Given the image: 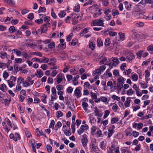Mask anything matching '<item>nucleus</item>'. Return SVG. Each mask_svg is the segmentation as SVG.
Listing matches in <instances>:
<instances>
[{"mask_svg": "<svg viewBox=\"0 0 153 153\" xmlns=\"http://www.w3.org/2000/svg\"><path fill=\"white\" fill-rule=\"evenodd\" d=\"M104 19L102 18H100L99 19H96L93 20L91 23L92 26H99L104 27Z\"/></svg>", "mask_w": 153, "mask_h": 153, "instance_id": "f257e3e1", "label": "nucleus"}, {"mask_svg": "<svg viewBox=\"0 0 153 153\" xmlns=\"http://www.w3.org/2000/svg\"><path fill=\"white\" fill-rule=\"evenodd\" d=\"M90 28H85L83 29L81 31V32L80 33V35H82V34H85L87 33L88 32V30Z\"/></svg>", "mask_w": 153, "mask_h": 153, "instance_id": "473e14b6", "label": "nucleus"}, {"mask_svg": "<svg viewBox=\"0 0 153 153\" xmlns=\"http://www.w3.org/2000/svg\"><path fill=\"white\" fill-rule=\"evenodd\" d=\"M130 97H127L126 98V100L124 103L125 106L126 108L129 107L130 105Z\"/></svg>", "mask_w": 153, "mask_h": 153, "instance_id": "2eb2a0df", "label": "nucleus"}, {"mask_svg": "<svg viewBox=\"0 0 153 153\" xmlns=\"http://www.w3.org/2000/svg\"><path fill=\"white\" fill-rule=\"evenodd\" d=\"M132 129L131 128H128L125 131V132L126 134V136H130L131 134Z\"/></svg>", "mask_w": 153, "mask_h": 153, "instance_id": "a211bd4d", "label": "nucleus"}, {"mask_svg": "<svg viewBox=\"0 0 153 153\" xmlns=\"http://www.w3.org/2000/svg\"><path fill=\"white\" fill-rule=\"evenodd\" d=\"M13 51H14L15 53L16 54L17 56H21V53L19 50L17 49H14Z\"/></svg>", "mask_w": 153, "mask_h": 153, "instance_id": "bf43d9fd", "label": "nucleus"}, {"mask_svg": "<svg viewBox=\"0 0 153 153\" xmlns=\"http://www.w3.org/2000/svg\"><path fill=\"white\" fill-rule=\"evenodd\" d=\"M134 93V91L132 89L128 90L127 92V94L128 95H130Z\"/></svg>", "mask_w": 153, "mask_h": 153, "instance_id": "69168bd1", "label": "nucleus"}, {"mask_svg": "<svg viewBox=\"0 0 153 153\" xmlns=\"http://www.w3.org/2000/svg\"><path fill=\"white\" fill-rule=\"evenodd\" d=\"M89 8L91 10H94L97 13L100 14V15L101 14V10L99 9V8L97 7H94V6H92L89 7Z\"/></svg>", "mask_w": 153, "mask_h": 153, "instance_id": "9d476101", "label": "nucleus"}, {"mask_svg": "<svg viewBox=\"0 0 153 153\" xmlns=\"http://www.w3.org/2000/svg\"><path fill=\"white\" fill-rule=\"evenodd\" d=\"M117 142L116 141L113 142L111 146L110 147L107 149L108 153H114V151L115 146L117 145Z\"/></svg>", "mask_w": 153, "mask_h": 153, "instance_id": "39448f33", "label": "nucleus"}, {"mask_svg": "<svg viewBox=\"0 0 153 153\" xmlns=\"http://www.w3.org/2000/svg\"><path fill=\"white\" fill-rule=\"evenodd\" d=\"M66 47V44L65 43H61L58 45V48H61L62 49L65 48Z\"/></svg>", "mask_w": 153, "mask_h": 153, "instance_id": "3c124183", "label": "nucleus"}, {"mask_svg": "<svg viewBox=\"0 0 153 153\" xmlns=\"http://www.w3.org/2000/svg\"><path fill=\"white\" fill-rule=\"evenodd\" d=\"M112 62H111V63H112V65H113L114 66H116L119 62L118 59L117 58L113 59L112 60Z\"/></svg>", "mask_w": 153, "mask_h": 153, "instance_id": "4be33fe9", "label": "nucleus"}, {"mask_svg": "<svg viewBox=\"0 0 153 153\" xmlns=\"http://www.w3.org/2000/svg\"><path fill=\"white\" fill-rule=\"evenodd\" d=\"M111 12V9L110 8L109 9H106L105 10V11L104 12V13L105 14V15H111L110 14H109Z\"/></svg>", "mask_w": 153, "mask_h": 153, "instance_id": "4c0bfd02", "label": "nucleus"}, {"mask_svg": "<svg viewBox=\"0 0 153 153\" xmlns=\"http://www.w3.org/2000/svg\"><path fill=\"white\" fill-rule=\"evenodd\" d=\"M89 48L91 49V50H93L95 48V44H93V43L92 42H90L89 44Z\"/></svg>", "mask_w": 153, "mask_h": 153, "instance_id": "680f3d73", "label": "nucleus"}, {"mask_svg": "<svg viewBox=\"0 0 153 153\" xmlns=\"http://www.w3.org/2000/svg\"><path fill=\"white\" fill-rule=\"evenodd\" d=\"M110 111L108 110H105V111L104 114L103 116L104 119L106 118L110 114Z\"/></svg>", "mask_w": 153, "mask_h": 153, "instance_id": "13d9d810", "label": "nucleus"}, {"mask_svg": "<svg viewBox=\"0 0 153 153\" xmlns=\"http://www.w3.org/2000/svg\"><path fill=\"white\" fill-rule=\"evenodd\" d=\"M82 106L84 110L86 111L88 110L87 107L88 106V104L87 103L85 102H82Z\"/></svg>", "mask_w": 153, "mask_h": 153, "instance_id": "cd10ccee", "label": "nucleus"}, {"mask_svg": "<svg viewBox=\"0 0 153 153\" xmlns=\"http://www.w3.org/2000/svg\"><path fill=\"white\" fill-rule=\"evenodd\" d=\"M62 125V123L59 121L55 125V128H56V130H57L59 128L61 127Z\"/></svg>", "mask_w": 153, "mask_h": 153, "instance_id": "8fccbe9b", "label": "nucleus"}, {"mask_svg": "<svg viewBox=\"0 0 153 153\" xmlns=\"http://www.w3.org/2000/svg\"><path fill=\"white\" fill-rule=\"evenodd\" d=\"M101 100L103 102H106L108 100L107 98L105 97L102 96L100 97Z\"/></svg>", "mask_w": 153, "mask_h": 153, "instance_id": "338daca9", "label": "nucleus"}, {"mask_svg": "<svg viewBox=\"0 0 153 153\" xmlns=\"http://www.w3.org/2000/svg\"><path fill=\"white\" fill-rule=\"evenodd\" d=\"M84 86V87H85L87 88H88L89 89H91L92 88V86L90 85L89 83L88 82H85Z\"/></svg>", "mask_w": 153, "mask_h": 153, "instance_id": "79ce46f5", "label": "nucleus"}, {"mask_svg": "<svg viewBox=\"0 0 153 153\" xmlns=\"http://www.w3.org/2000/svg\"><path fill=\"white\" fill-rule=\"evenodd\" d=\"M35 75L37 76L38 78H40L43 76V73L41 70H37L35 73Z\"/></svg>", "mask_w": 153, "mask_h": 153, "instance_id": "ddd939ff", "label": "nucleus"}, {"mask_svg": "<svg viewBox=\"0 0 153 153\" xmlns=\"http://www.w3.org/2000/svg\"><path fill=\"white\" fill-rule=\"evenodd\" d=\"M95 143L92 142L91 143V150L97 153H99L100 150L99 148L96 146H95Z\"/></svg>", "mask_w": 153, "mask_h": 153, "instance_id": "6e6552de", "label": "nucleus"}, {"mask_svg": "<svg viewBox=\"0 0 153 153\" xmlns=\"http://www.w3.org/2000/svg\"><path fill=\"white\" fill-rule=\"evenodd\" d=\"M56 88L58 91H61L64 89V86L62 85H57Z\"/></svg>", "mask_w": 153, "mask_h": 153, "instance_id": "4d7b16f0", "label": "nucleus"}, {"mask_svg": "<svg viewBox=\"0 0 153 153\" xmlns=\"http://www.w3.org/2000/svg\"><path fill=\"white\" fill-rule=\"evenodd\" d=\"M87 137V135L85 134L83 135L82 139L81 141L82 145L84 147H85L86 146L87 143L88 142Z\"/></svg>", "mask_w": 153, "mask_h": 153, "instance_id": "0eeeda50", "label": "nucleus"}, {"mask_svg": "<svg viewBox=\"0 0 153 153\" xmlns=\"http://www.w3.org/2000/svg\"><path fill=\"white\" fill-rule=\"evenodd\" d=\"M118 107L117 106V104L114 103L113 104V106L112 107V108L114 111L116 112L118 108Z\"/></svg>", "mask_w": 153, "mask_h": 153, "instance_id": "49530a36", "label": "nucleus"}, {"mask_svg": "<svg viewBox=\"0 0 153 153\" xmlns=\"http://www.w3.org/2000/svg\"><path fill=\"white\" fill-rule=\"evenodd\" d=\"M46 11V9L45 7H40L39 10L38 11V12L39 13L41 12H45Z\"/></svg>", "mask_w": 153, "mask_h": 153, "instance_id": "7c9ffc66", "label": "nucleus"}, {"mask_svg": "<svg viewBox=\"0 0 153 153\" xmlns=\"http://www.w3.org/2000/svg\"><path fill=\"white\" fill-rule=\"evenodd\" d=\"M46 148L48 152H52V147L50 145H47Z\"/></svg>", "mask_w": 153, "mask_h": 153, "instance_id": "0e129e2a", "label": "nucleus"}, {"mask_svg": "<svg viewBox=\"0 0 153 153\" xmlns=\"http://www.w3.org/2000/svg\"><path fill=\"white\" fill-rule=\"evenodd\" d=\"M63 115V113L60 111H58L56 113V117L57 118H59L62 117Z\"/></svg>", "mask_w": 153, "mask_h": 153, "instance_id": "5fc2aeb1", "label": "nucleus"}, {"mask_svg": "<svg viewBox=\"0 0 153 153\" xmlns=\"http://www.w3.org/2000/svg\"><path fill=\"white\" fill-rule=\"evenodd\" d=\"M152 3V1L151 0H142L140 1V3L138 4H142V5H144L146 4H151Z\"/></svg>", "mask_w": 153, "mask_h": 153, "instance_id": "dca6fc26", "label": "nucleus"}, {"mask_svg": "<svg viewBox=\"0 0 153 153\" xmlns=\"http://www.w3.org/2000/svg\"><path fill=\"white\" fill-rule=\"evenodd\" d=\"M117 86H116V85L112 86L111 88V91H114L116 89H117V90L119 91L122 90V89L123 87V84L122 83H119L117 82Z\"/></svg>", "mask_w": 153, "mask_h": 153, "instance_id": "f03ea898", "label": "nucleus"}, {"mask_svg": "<svg viewBox=\"0 0 153 153\" xmlns=\"http://www.w3.org/2000/svg\"><path fill=\"white\" fill-rule=\"evenodd\" d=\"M31 54V55H36L40 57H42V53L39 52H32Z\"/></svg>", "mask_w": 153, "mask_h": 153, "instance_id": "37998d69", "label": "nucleus"}, {"mask_svg": "<svg viewBox=\"0 0 153 153\" xmlns=\"http://www.w3.org/2000/svg\"><path fill=\"white\" fill-rule=\"evenodd\" d=\"M80 88H81L80 87L76 88L74 91V96H76L77 98H79L82 95L81 89Z\"/></svg>", "mask_w": 153, "mask_h": 153, "instance_id": "423d86ee", "label": "nucleus"}, {"mask_svg": "<svg viewBox=\"0 0 153 153\" xmlns=\"http://www.w3.org/2000/svg\"><path fill=\"white\" fill-rule=\"evenodd\" d=\"M26 81L30 83V85H32L34 82V80H32V79L30 77H27L26 79Z\"/></svg>", "mask_w": 153, "mask_h": 153, "instance_id": "c9c22d12", "label": "nucleus"}, {"mask_svg": "<svg viewBox=\"0 0 153 153\" xmlns=\"http://www.w3.org/2000/svg\"><path fill=\"white\" fill-rule=\"evenodd\" d=\"M126 56L127 61L128 62H131L132 60L135 58L134 55L133 53L130 52L126 53Z\"/></svg>", "mask_w": 153, "mask_h": 153, "instance_id": "20e7f679", "label": "nucleus"}, {"mask_svg": "<svg viewBox=\"0 0 153 153\" xmlns=\"http://www.w3.org/2000/svg\"><path fill=\"white\" fill-rule=\"evenodd\" d=\"M78 40L76 39H73L72 42L69 43V45H70L74 46L78 42Z\"/></svg>", "mask_w": 153, "mask_h": 153, "instance_id": "5701e85b", "label": "nucleus"}, {"mask_svg": "<svg viewBox=\"0 0 153 153\" xmlns=\"http://www.w3.org/2000/svg\"><path fill=\"white\" fill-rule=\"evenodd\" d=\"M66 15V13L64 11H62L59 13V16L60 17H63Z\"/></svg>", "mask_w": 153, "mask_h": 153, "instance_id": "c03bdc74", "label": "nucleus"}, {"mask_svg": "<svg viewBox=\"0 0 153 153\" xmlns=\"http://www.w3.org/2000/svg\"><path fill=\"white\" fill-rule=\"evenodd\" d=\"M119 121V119L117 117H114L112 118L111 120V123L114 124Z\"/></svg>", "mask_w": 153, "mask_h": 153, "instance_id": "09e8293b", "label": "nucleus"}, {"mask_svg": "<svg viewBox=\"0 0 153 153\" xmlns=\"http://www.w3.org/2000/svg\"><path fill=\"white\" fill-rule=\"evenodd\" d=\"M48 48H49L52 49L55 47V44L53 42L50 43L48 45Z\"/></svg>", "mask_w": 153, "mask_h": 153, "instance_id": "774afa93", "label": "nucleus"}, {"mask_svg": "<svg viewBox=\"0 0 153 153\" xmlns=\"http://www.w3.org/2000/svg\"><path fill=\"white\" fill-rule=\"evenodd\" d=\"M80 5L78 4H76L74 7L73 10L74 11L78 12L79 11Z\"/></svg>", "mask_w": 153, "mask_h": 153, "instance_id": "a878e982", "label": "nucleus"}, {"mask_svg": "<svg viewBox=\"0 0 153 153\" xmlns=\"http://www.w3.org/2000/svg\"><path fill=\"white\" fill-rule=\"evenodd\" d=\"M112 14L113 16H115L118 15L119 14V13L118 11L114 9H113L111 10Z\"/></svg>", "mask_w": 153, "mask_h": 153, "instance_id": "ea45409f", "label": "nucleus"}, {"mask_svg": "<svg viewBox=\"0 0 153 153\" xmlns=\"http://www.w3.org/2000/svg\"><path fill=\"white\" fill-rule=\"evenodd\" d=\"M110 39L109 38H107L105 39V45L106 46H109L110 45Z\"/></svg>", "mask_w": 153, "mask_h": 153, "instance_id": "a19ab883", "label": "nucleus"}, {"mask_svg": "<svg viewBox=\"0 0 153 153\" xmlns=\"http://www.w3.org/2000/svg\"><path fill=\"white\" fill-rule=\"evenodd\" d=\"M147 50L149 51V52L152 54L153 53V45H151L147 48Z\"/></svg>", "mask_w": 153, "mask_h": 153, "instance_id": "b1692460", "label": "nucleus"}, {"mask_svg": "<svg viewBox=\"0 0 153 153\" xmlns=\"http://www.w3.org/2000/svg\"><path fill=\"white\" fill-rule=\"evenodd\" d=\"M46 24H45L42 26L41 27V29L42 33H45L46 32L47 30V28L46 27Z\"/></svg>", "mask_w": 153, "mask_h": 153, "instance_id": "393cba45", "label": "nucleus"}, {"mask_svg": "<svg viewBox=\"0 0 153 153\" xmlns=\"http://www.w3.org/2000/svg\"><path fill=\"white\" fill-rule=\"evenodd\" d=\"M151 60V59H149L147 60L144 61L142 63V65L145 66L147 65L149 63Z\"/></svg>", "mask_w": 153, "mask_h": 153, "instance_id": "864d4df0", "label": "nucleus"}, {"mask_svg": "<svg viewBox=\"0 0 153 153\" xmlns=\"http://www.w3.org/2000/svg\"><path fill=\"white\" fill-rule=\"evenodd\" d=\"M101 1L102 5L105 7L107 6L109 4L108 0H101Z\"/></svg>", "mask_w": 153, "mask_h": 153, "instance_id": "bb28decb", "label": "nucleus"}, {"mask_svg": "<svg viewBox=\"0 0 153 153\" xmlns=\"http://www.w3.org/2000/svg\"><path fill=\"white\" fill-rule=\"evenodd\" d=\"M131 78L132 80L134 81H137L138 79V76L137 74H133L131 76Z\"/></svg>", "mask_w": 153, "mask_h": 153, "instance_id": "58836bf2", "label": "nucleus"}, {"mask_svg": "<svg viewBox=\"0 0 153 153\" xmlns=\"http://www.w3.org/2000/svg\"><path fill=\"white\" fill-rule=\"evenodd\" d=\"M97 44L98 46L100 47L103 45L102 42L101 41L100 38H98L97 40Z\"/></svg>", "mask_w": 153, "mask_h": 153, "instance_id": "e433bc0d", "label": "nucleus"}, {"mask_svg": "<svg viewBox=\"0 0 153 153\" xmlns=\"http://www.w3.org/2000/svg\"><path fill=\"white\" fill-rule=\"evenodd\" d=\"M131 71V69H128V70H125L123 72V74L125 75H128L130 74Z\"/></svg>", "mask_w": 153, "mask_h": 153, "instance_id": "603ef678", "label": "nucleus"}, {"mask_svg": "<svg viewBox=\"0 0 153 153\" xmlns=\"http://www.w3.org/2000/svg\"><path fill=\"white\" fill-rule=\"evenodd\" d=\"M58 72V71H57L56 70H53L50 74L51 76L52 77H54L56 75Z\"/></svg>", "mask_w": 153, "mask_h": 153, "instance_id": "c756f323", "label": "nucleus"}, {"mask_svg": "<svg viewBox=\"0 0 153 153\" xmlns=\"http://www.w3.org/2000/svg\"><path fill=\"white\" fill-rule=\"evenodd\" d=\"M20 84H21V82H19L18 83L16 86V90H14V92H16L18 91H19L21 90V86L20 85Z\"/></svg>", "mask_w": 153, "mask_h": 153, "instance_id": "f704fd0d", "label": "nucleus"}, {"mask_svg": "<svg viewBox=\"0 0 153 153\" xmlns=\"http://www.w3.org/2000/svg\"><path fill=\"white\" fill-rule=\"evenodd\" d=\"M3 101L2 102V103H4L5 106L8 105L10 102V99H2Z\"/></svg>", "mask_w": 153, "mask_h": 153, "instance_id": "412c9836", "label": "nucleus"}, {"mask_svg": "<svg viewBox=\"0 0 153 153\" xmlns=\"http://www.w3.org/2000/svg\"><path fill=\"white\" fill-rule=\"evenodd\" d=\"M132 135L134 137H136L139 135V133L136 131H133L132 132Z\"/></svg>", "mask_w": 153, "mask_h": 153, "instance_id": "6e6d98bb", "label": "nucleus"}, {"mask_svg": "<svg viewBox=\"0 0 153 153\" xmlns=\"http://www.w3.org/2000/svg\"><path fill=\"white\" fill-rule=\"evenodd\" d=\"M94 113L95 116L97 117H101L102 116V114L100 111L97 107L94 111Z\"/></svg>", "mask_w": 153, "mask_h": 153, "instance_id": "4468645a", "label": "nucleus"}, {"mask_svg": "<svg viewBox=\"0 0 153 153\" xmlns=\"http://www.w3.org/2000/svg\"><path fill=\"white\" fill-rule=\"evenodd\" d=\"M9 74L6 71L4 72L3 74V76L4 79H6L9 76Z\"/></svg>", "mask_w": 153, "mask_h": 153, "instance_id": "052dcab7", "label": "nucleus"}, {"mask_svg": "<svg viewBox=\"0 0 153 153\" xmlns=\"http://www.w3.org/2000/svg\"><path fill=\"white\" fill-rule=\"evenodd\" d=\"M141 11L140 8L138 7H134L133 9V13L134 14H136V16L137 14L139 16L141 13Z\"/></svg>", "mask_w": 153, "mask_h": 153, "instance_id": "1a4fd4ad", "label": "nucleus"}, {"mask_svg": "<svg viewBox=\"0 0 153 153\" xmlns=\"http://www.w3.org/2000/svg\"><path fill=\"white\" fill-rule=\"evenodd\" d=\"M51 92L53 96H56V91L55 88L54 87H53L51 88Z\"/></svg>", "mask_w": 153, "mask_h": 153, "instance_id": "de8ad7c7", "label": "nucleus"}, {"mask_svg": "<svg viewBox=\"0 0 153 153\" xmlns=\"http://www.w3.org/2000/svg\"><path fill=\"white\" fill-rule=\"evenodd\" d=\"M89 117V119L90 120V122L91 123H95L96 121V120L95 118L93 117L91 114H89L88 115Z\"/></svg>", "mask_w": 153, "mask_h": 153, "instance_id": "f8f14e48", "label": "nucleus"}, {"mask_svg": "<svg viewBox=\"0 0 153 153\" xmlns=\"http://www.w3.org/2000/svg\"><path fill=\"white\" fill-rule=\"evenodd\" d=\"M111 97L113 100H116L118 101H119L120 100V97H118L115 95H113Z\"/></svg>", "mask_w": 153, "mask_h": 153, "instance_id": "a18cd8bd", "label": "nucleus"}, {"mask_svg": "<svg viewBox=\"0 0 153 153\" xmlns=\"http://www.w3.org/2000/svg\"><path fill=\"white\" fill-rule=\"evenodd\" d=\"M9 30L11 33H13L16 31V29L14 26H10L9 29Z\"/></svg>", "mask_w": 153, "mask_h": 153, "instance_id": "e2e57ef3", "label": "nucleus"}, {"mask_svg": "<svg viewBox=\"0 0 153 153\" xmlns=\"http://www.w3.org/2000/svg\"><path fill=\"white\" fill-rule=\"evenodd\" d=\"M65 79L64 75L62 73L59 74L54 79L56 80L57 84L60 83L64 79Z\"/></svg>", "mask_w": 153, "mask_h": 153, "instance_id": "7ed1b4c3", "label": "nucleus"}, {"mask_svg": "<svg viewBox=\"0 0 153 153\" xmlns=\"http://www.w3.org/2000/svg\"><path fill=\"white\" fill-rule=\"evenodd\" d=\"M100 148L102 150H105L106 148V145L103 141L101 142L100 144Z\"/></svg>", "mask_w": 153, "mask_h": 153, "instance_id": "72a5a7b5", "label": "nucleus"}, {"mask_svg": "<svg viewBox=\"0 0 153 153\" xmlns=\"http://www.w3.org/2000/svg\"><path fill=\"white\" fill-rule=\"evenodd\" d=\"M7 86L6 85L3 83L0 85V89L3 92L5 91V89H7Z\"/></svg>", "mask_w": 153, "mask_h": 153, "instance_id": "c85d7f7f", "label": "nucleus"}, {"mask_svg": "<svg viewBox=\"0 0 153 153\" xmlns=\"http://www.w3.org/2000/svg\"><path fill=\"white\" fill-rule=\"evenodd\" d=\"M60 55L59 57L62 58L63 59H65L67 56V54L64 52H62L60 53Z\"/></svg>", "mask_w": 153, "mask_h": 153, "instance_id": "6ab92c4d", "label": "nucleus"}, {"mask_svg": "<svg viewBox=\"0 0 153 153\" xmlns=\"http://www.w3.org/2000/svg\"><path fill=\"white\" fill-rule=\"evenodd\" d=\"M0 57L2 59L7 58L8 59L10 57V56L7 55L5 52H3L0 53Z\"/></svg>", "mask_w": 153, "mask_h": 153, "instance_id": "9b49d317", "label": "nucleus"}, {"mask_svg": "<svg viewBox=\"0 0 153 153\" xmlns=\"http://www.w3.org/2000/svg\"><path fill=\"white\" fill-rule=\"evenodd\" d=\"M125 81L126 79L120 76H119L117 79V83H122L123 84L124 83V82Z\"/></svg>", "mask_w": 153, "mask_h": 153, "instance_id": "f3484780", "label": "nucleus"}, {"mask_svg": "<svg viewBox=\"0 0 153 153\" xmlns=\"http://www.w3.org/2000/svg\"><path fill=\"white\" fill-rule=\"evenodd\" d=\"M108 138H109L114 133V131L113 130V129L111 128L110 127H109V128H108Z\"/></svg>", "mask_w": 153, "mask_h": 153, "instance_id": "aec40b11", "label": "nucleus"}, {"mask_svg": "<svg viewBox=\"0 0 153 153\" xmlns=\"http://www.w3.org/2000/svg\"><path fill=\"white\" fill-rule=\"evenodd\" d=\"M7 82L8 85L10 88H12L13 86L15 85L14 84L13 82L11 80H7Z\"/></svg>", "mask_w": 153, "mask_h": 153, "instance_id": "2f4dec72", "label": "nucleus"}]
</instances>
